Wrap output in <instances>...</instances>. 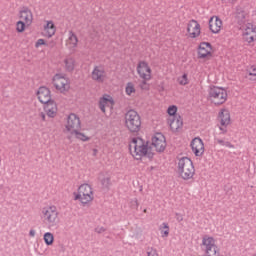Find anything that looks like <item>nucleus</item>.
<instances>
[{"label": "nucleus", "instance_id": "36", "mask_svg": "<svg viewBox=\"0 0 256 256\" xmlns=\"http://www.w3.org/2000/svg\"><path fill=\"white\" fill-rule=\"evenodd\" d=\"M249 75L252 79V81H256V68L254 66H252L249 70Z\"/></svg>", "mask_w": 256, "mask_h": 256}, {"label": "nucleus", "instance_id": "27", "mask_svg": "<svg viewBox=\"0 0 256 256\" xmlns=\"http://www.w3.org/2000/svg\"><path fill=\"white\" fill-rule=\"evenodd\" d=\"M64 65H65L66 71L71 73L75 69V58H72V57L66 58L64 60Z\"/></svg>", "mask_w": 256, "mask_h": 256}, {"label": "nucleus", "instance_id": "30", "mask_svg": "<svg viewBox=\"0 0 256 256\" xmlns=\"http://www.w3.org/2000/svg\"><path fill=\"white\" fill-rule=\"evenodd\" d=\"M160 231L162 233V237H169V224L167 223H162L160 226Z\"/></svg>", "mask_w": 256, "mask_h": 256}, {"label": "nucleus", "instance_id": "19", "mask_svg": "<svg viewBox=\"0 0 256 256\" xmlns=\"http://www.w3.org/2000/svg\"><path fill=\"white\" fill-rule=\"evenodd\" d=\"M168 125L170 126L171 131L174 133L182 129L183 127V118L180 115L176 117H170L168 119Z\"/></svg>", "mask_w": 256, "mask_h": 256}, {"label": "nucleus", "instance_id": "39", "mask_svg": "<svg viewBox=\"0 0 256 256\" xmlns=\"http://www.w3.org/2000/svg\"><path fill=\"white\" fill-rule=\"evenodd\" d=\"M101 184L103 185V187H109V185L111 184V179H109V177H106L102 179Z\"/></svg>", "mask_w": 256, "mask_h": 256}, {"label": "nucleus", "instance_id": "29", "mask_svg": "<svg viewBox=\"0 0 256 256\" xmlns=\"http://www.w3.org/2000/svg\"><path fill=\"white\" fill-rule=\"evenodd\" d=\"M53 241H55V237L53 236V233L46 232L44 234V242L46 245H53Z\"/></svg>", "mask_w": 256, "mask_h": 256}, {"label": "nucleus", "instance_id": "15", "mask_svg": "<svg viewBox=\"0 0 256 256\" xmlns=\"http://www.w3.org/2000/svg\"><path fill=\"white\" fill-rule=\"evenodd\" d=\"M187 33L191 39H195L201 35V25L196 20H191L187 26Z\"/></svg>", "mask_w": 256, "mask_h": 256}, {"label": "nucleus", "instance_id": "7", "mask_svg": "<svg viewBox=\"0 0 256 256\" xmlns=\"http://www.w3.org/2000/svg\"><path fill=\"white\" fill-rule=\"evenodd\" d=\"M202 251L206 256H217L219 255V246L213 236L204 235L202 238Z\"/></svg>", "mask_w": 256, "mask_h": 256}, {"label": "nucleus", "instance_id": "10", "mask_svg": "<svg viewBox=\"0 0 256 256\" xmlns=\"http://www.w3.org/2000/svg\"><path fill=\"white\" fill-rule=\"evenodd\" d=\"M137 73L140 79H143V85L147 84V81H151V67L145 61H141L137 66Z\"/></svg>", "mask_w": 256, "mask_h": 256}, {"label": "nucleus", "instance_id": "13", "mask_svg": "<svg viewBox=\"0 0 256 256\" xmlns=\"http://www.w3.org/2000/svg\"><path fill=\"white\" fill-rule=\"evenodd\" d=\"M152 147L156 149L157 153H163L167 147L165 136L161 133H156L152 137Z\"/></svg>", "mask_w": 256, "mask_h": 256}, {"label": "nucleus", "instance_id": "35", "mask_svg": "<svg viewBox=\"0 0 256 256\" xmlns=\"http://www.w3.org/2000/svg\"><path fill=\"white\" fill-rule=\"evenodd\" d=\"M179 85H187L189 83V79L187 78V74H183L178 78Z\"/></svg>", "mask_w": 256, "mask_h": 256}, {"label": "nucleus", "instance_id": "32", "mask_svg": "<svg viewBox=\"0 0 256 256\" xmlns=\"http://www.w3.org/2000/svg\"><path fill=\"white\" fill-rule=\"evenodd\" d=\"M167 113L170 117H179V115H177V106L175 105L169 106Z\"/></svg>", "mask_w": 256, "mask_h": 256}, {"label": "nucleus", "instance_id": "17", "mask_svg": "<svg viewBox=\"0 0 256 256\" xmlns=\"http://www.w3.org/2000/svg\"><path fill=\"white\" fill-rule=\"evenodd\" d=\"M98 105L100 111H102V113H106L105 108L113 107V105H115V100H113V97H111V95L104 94L103 97L99 99Z\"/></svg>", "mask_w": 256, "mask_h": 256}, {"label": "nucleus", "instance_id": "33", "mask_svg": "<svg viewBox=\"0 0 256 256\" xmlns=\"http://www.w3.org/2000/svg\"><path fill=\"white\" fill-rule=\"evenodd\" d=\"M73 135H75L76 139H79L80 141H89V137L79 132V130H76V132H73Z\"/></svg>", "mask_w": 256, "mask_h": 256}, {"label": "nucleus", "instance_id": "12", "mask_svg": "<svg viewBox=\"0 0 256 256\" xmlns=\"http://www.w3.org/2000/svg\"><path fill=\"white\" fill-rule=\"evenodd\" d=\"M240 29L243 30V39L247 43H253L256 39V28L251 23L244 24L240 26Z\"/></svg>", "mask_w": 256, "mask_h": 256}, {"label": "nucleus", "instance_id": "41", "mask_svg": "<svg viewBox=\"0 0 256 256\" xmlns=\"http://www.w3.org/2000/svg\"><path fill=\"white\" fill-rule=\"evenodd\" d=\"M176 220L178 221V223H181V221H183V216L179 213H176Z\"/></svg>", "mask_w": 256, "mask_h": 256}, {"label": "nucleus", "instance_id": "45", "mask_svg": "<svg viewBox=\"0 0 256 256\" xmlns=\"http://www.w3.org/2000/svg\"><path fill=\"white\" fill-rule=\"evenodd\" d=\"M135 203H136V207H139V204L137 203V200H135Z\"/></svg>", "mask_w": 256, "mask_h": 256}, {"label": "nucleus", "instance_id": "38", "mask_svg": "<svg viewBox=\"0 0 256 256\" xmlns=\"http://www.w3.org/2000/svg\"><path fill=\"white\" fill-rule=\"evenodd\" d=\"M41 45H47V43L45 42V39H38L35 43V47L36 49H39V47H41Z\"/></svg>", "mask_w": 256, "mask_h": 256}, {"label": "nucleus", "instance_id": "23", "mask_svg": "<svg viewBox=\"0 0 256 256\" xmlns=\"http://www.w3.org/2000/svg\"><path fill=\"white\" fill-rule=\"evenodd\" d=\"M78 43L79 38H77V35L73 31H69L67 41L68 49H70V51H74L77 48Z\"/></svg>", "mask_w": 256, "mask_h": 256}, {"label": "nucleus", "instance_id": "11", "mask_svg": "<svg viewBox=\"0 0 256 256\" xmlns=\"http://www.w3.org/2000/svg\"><path fill=\"white\" fill-rule=\"evenodd\" d=\"M91 79L95 81V83H105L107 79V71H105V66L96 65L94 66L91 72Z\"/></svg>", "mask_w": 256, "mask_h": 256}, {"label": "nucleus", "instance_id": "42", "mask_svg": "<svg viewBox=\"0 0 256 256\" xmlns=\"http://www.w3.org/2000/svg\"><path fill=\"white\" fill-rule=\"evenodd\" d=\"M105 228L104 227H98L96 228V233H104Z\"/></svg>", "mask_w": 256, "mask_h": 256}, {"label": "nucleus", "instance_id": "24", "mask_svg": "<svg viewBox=\"0 0 256 256\" xmlns=\"http://www.w3.org/2000/svg\"><path fill=\"white\" fill-rule=\"evenodd\" d=\"M56 31L57 29L55 28L53 21H47L46 25L44 26L43 35L44 37L51 38L53 35H55Z\"/></svg>", "mask_w": 256, "mask_h": 256}, {"label": "nucleus", "instance_id": "22", "mask_svg": "<svg viewBox=\"0 0 256 256\" xmlns=\"http://www.w3.org/2000/svg\"><path fill=\"white\" fill-rule=\"evenodd\" d=\"M45 113L47 117L54 118L57 117V103L55 101H50L44 106Z\"/></svg>", "mask_w": 256, "mask_h": 256}, {"label": "nucleus", "instance_id": "2", "mask_svg": "<svg viewBox=\"0 0 256 256\" xmlns=\"http://www.w3.org/2000/svg\"><path fill=\"white\" fill-rule=\"evenodd\" d=\"M177 169L181 179L184 181H189V179L195 177V166L188 157H182L178 160Z\"/></svg>", "mask_w": 256, "mask_h": 256}, {"label": "nucleus", "instance_id": "20", "mask_svg": "<svg viewBox=\"0 0 256 256\" xmlns=\"http://www.w3.org/2000/svg\"><path fill=\"white\" fill-rule=\"evenodd\" d=\"M223 27V21L219 19V17L215 16L210 18L209 20V29L212 33H219L221 28Z\"/></svg>", "mask_w": 256, "mask_h": 256}, {"label": "nucleus", "instance_id": "9", "mask_svg": "<svg viewBox=\"0 0 256 256\" xmlns=\"http://www.w3.org/2000/svg\"><path fill=\"white\" fill-rule=\"evenodd\" d=\"M81 129V119H79V116H77L74 113H71L67 117V123H66V131L70 133V135H73V133H77V131H80Z\"/></svg>", "mask_w": 256, "mask_h": 256}, {"label": "nucleus", "instance_id": "37", "mask_svg": "<svg viewBox=\"0 0 256 256\" xmlns=\"http://www.w3.org/2000/svg\"><path fill=\"white\" fill-rule=\"evenodd\" d=\"M147 256H159V253L157 252V249H155V248H148Z\"/></svg>", "mask_w": 256, "mask_h": 256}, {"label": "nucleus", "instance_id": "31", "mask_svg": "<svg viewBox=\"0 0 256 256\" xmlns=\"http://www.w3.org/2000/svg\"><path fill=\"white\" fill-rule=\"evenodd\" d=\"M126 95H131L132 93H135V84H133V82H128L126 84Z\"/></svg>", "mask_w": 256, "mask_h": 256}, {"label": "nucleus", "instance_id": "44", "mask_svg": "<svg viewBox=\"0 0 256 256\" xmlns=\"http://www.w3.org/2000/svg\"><path fill=\"white\" fill-rule=\"evenodd\" d=\"M35 233H36V231L33 230V229H31V230L29 231V236H30V237H35Z\"/></svg>", "mask_w": 256, "mask_h": 256}, {"label": "nucleus", "instance_id": "40", "mask_svg": "<svg viewBox=\"0 0 256 256\" xmlns=\"http://www.w3.org/2000/svg\"><path fill=\"white\" fill-rule=\"evenodd\" d=\"M227 126L228 125H221L219 126V130L221 131L220 132V135H225V133H227Z\"/></svg>", "mask_w": 256, "mask_h": 256}, {"label": "nucleus", "instance_id": "26", "mask_svg": "<svg viewBox=\"0 0 256 256\" xmlns=\"http://www.w3.org/2000/svg\"><path fill=\"white\" fill-rule=\"evenodd\" d=\"M247 13L243 10H237L236 12V21L238 23V25H240V27H243V25H245V23L247 22Z\"/></svg>", "mask_w": 256, "mask_h": 256}, {"label": "nucleus", "instance_id": "1", "mask_svg": "<svg viewBox=\"0 0 256 256\" xmlns=\"http://www.w3.org/2000/svg\"><path fill=\"white\" fill-rule=\"evenodd\" d=\"M129 151L137 160L141 159V157L153 159V153L149 150V146L143 138H133L129 144Z\"/></svg>", "mask_w": 256, "mask_h": 256}, {"label": "nucleus", "instance_id": "16", "mask_svg": "<svg viewBox=\"0 0 256 256\" xmlns=\"http://www.w3.org/2000/svg\"><path fill=\"white\" fill-rule=\"evenodd\" d=\"M37 97H38V100L40 101V103H42L43 105L53 101L51 99V90H49V88H47L45 86H42L38 89Z\"/></svg>", "mask_w": 256, "mask_h": 256}, {"label": "nucleus", "instance_id": "34", "mask_svg": "<svg viewBox=\"0 0 256 256\" xmlns=\"http://www.w3.org/2000/svg\"><path fill=\"white\" fill-rule=\"evenodd\" d=\"M25 25H27L25 22H23V20H20L16 23V31H18V33H23V31H25Z\"/></svg>", "mask_w": 256, "mask_h": 256}, {"label": "nucleus", "instance_id": "43", "mask_svg": "<svg viewBox=\"0 0 256 256\" xmlns=\"http://www.w3.org/2000/svg\"><path fill=\"white\" fill-rule=\"evenodd\" d=\"M40 118L42 119V121H46V115L44 112L40 113Z\"/></svg>", "mask_w": 256, "mask_h": 256}, {"label": "nucleus", "instance_id": "6", "mask_svg": "<svg viewBox=\"0 0 256 256\" xmlns=\"http://www.w3.org/2000/svg\"><path fill=\"white\" fill-rule=\"evenodd\" d=\"M75 201H80L82 205H87L93 201V188L89 184H82L78 188V193H74Z\"/></svg>", "mask_w": 256, "mask_h": 256}, {"label": "nucleus", "instance_id": "3", "mask_svg": "<svg viewBox=\"0 0 256 256\" xmlns=\"http://www.w3.org/2000/svg\"><path fill=\"white\" fill-rule=\"evenodd\" d=\"M41 219L51 229V227H57L59 223V212L55 206L44 207L41 211Z\"/></svg>", "mask_w": 256, "mask_h": 256}, {"label": "nucleus", "instance_id": "18", "mask_svg": "<svg viewBox=\"0 0 256 256\" xmlns=\"http://www.w3.org/2000/svg\"><path fill=\"white\" fill-rule=\"evenodd\" d=\"M19 17L27 27L33 23V12L28 7H23L19 12Z\"/></svg>", "mask_w": 256, "mask_h": 256}, {"label": "nucleus", "instance_id": "5", "mask_svg": "<svg viewBox=\"0 0 256 256\" xmlns=\"http://www.w3.org/2000/svg\"><path fill=\"white\" fill-rule=\"evenodd\" d=\"M209 99L214 105H223L227 101V90L223 87L212 86L208 91Z\"/></svg>", "mask_w": 256, "mask_h": 256}, {"label": "nucleus", "instance_id": "21", "mask_svg": "<svg viewBox=\"0 0 256 256\" xmlns=\"http://www.w3.org/2000/svg\"><path fill=\"white\" fill-rule=\"evenodd\" d=\"M211 43L209 42H202L199 46L198 50V57L200 59H205V57H208V55H211Z\"/></svg>", "mask_w": 256, "mask_h": 256}, {"label": "nucleus", "instance_id": "28", "mask_svg": "<svg viewBox=\"0 0 256 256\" xmlns=\"http://www.w3.org/2000/svg\"><path fill=\"white\" fill-rule=\"evenodd\" d=\"M214 141L218 143V145H221V147H228V149H235V145L231 144V142L229 141H225L224 139L215 137Z\"/></svg>", "mask_w": 256, "mask_h": 256}, {"label": "nucleus", "instance_id": "14", "mask_svg": "<svg viewBox=\"0 0 256 256\" xmlns=\"http://www.w3.org/2000/svg\"><path fill=\"white\" fill-rule=\"evenodd\" d=\"M191 149L196 157H201L205 153V144L200 137H196L191 141Z\"/></svg>", "mask_w": 256, "mask_h": 256}, {"label": "nucleus", "instance_id": "4", "mask_svg": "<svg viewBox=\"0 0 256 256\" xmlns=\"http://www.w3.org/2000/svg\"><path fill=\"white\" fill-rule=\"evenodd\" d=\"M125 127L131 133H138L141 130V116L135 110H129L125 114Z\"/></svg>", "mask_w": 256, "mask_h": 256}, {"label": "nucleus", "instance_id": "8", "mask_svg": "<svg viewBox=\"0 0 256 256\" xmlns=\"http://www.w3.org/2000/svg\"><path fill=\"white\" fill-rule=\"evenodd\" d=\"M52 83L55 89L60 93H65V91L71 88L69 79H67L64 74H56L52 79Z\"/></svg>", "mask_w": 256, "mask_h": 256}, {"label": "nucleus", "instance_id": "25", "mask_svg": "<svg viewBox=\"0 0 256 256\" xmlns=\"http://www.w3.org/2000/svg\"><path fill=\"white\" fill-rule=\"evenodd\" d=\"M220 125H229L231 123V114L228 110L219 112Z\"/></svg>", "mask_w": 256, "mask_h": 256}]
</instances>
